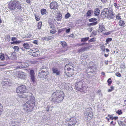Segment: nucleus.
I'll use <instances>...</instances> for the list:
<instances>
[{"label":"nucleus","mask_w":126,"mask_h":126,"mask_svg":"<svg viewBox=\"0 0 126 126\" xmlns=\"http://www.w3.org/2000/svg\"><path fill=\"white\" fill-rule=\"evenodd\" d=\"M116 75L118 77H121V74L119 72H117L115 73Z\"/></svg>","instance_id":"4d7b16f0"},{"label":"nucleus","mask_w":126,"mask_h":126,"mask_svg":"<svg viewBox=\"0 0 126 126\" xmlns=\"http://www.w3.org/2000/svg\"><path fill=\"white\" fill-rule=\"evenodd\" d=\"M8 8L11 10H14L16 9V0H11L8 3Z\"/></svg>","instance_id":"0eeeda50"},{"label":"nucleus","mask_w":126,"mask_h":126,"mask_svg":"<svg viewBox=\"0 0 126 126\" xmlns=\"http://www.w3.org/2000/svg\"><path fill=\"white\" fill-rule=\"evenodd\" d=\"M96 41V38H93L89 40L88 41V42L89 43H90L91 42H94Z\"/></svg>","instance_id":"a19ab883"},{"label":"nucleus","mask_w":126,"mask_h":126,"mask_svg":"<svg viewBox=\"0 0 126 126\" xmlns=\"http://www.w3.org/2000/svg\"><path fill=\"white\" fill-rule=\"evenodd\" d=\"M109 11L107 9H104L102 12V14L103 15L104 17H107V15L109 13Z\"/></svg>","instance_id":"f3484780"},{"label":"nucleus","mask_w":126,"mask_h":126,"mask_svg":"<svg viewBox=\"0 0 126 126\" xmlns=\"http://www.w3.org/2000/svg\"><path fill=\"white\" fill-rule=\"evenodd\" d=\"M5 39L6 41H9L10 39V35L8 34L6 35L5 38Z\"/></svg>","instance_id":"7c9ffc66"},{"label":"nucleus","mask_w":126,"mask_h":126,"mask_svg":"<svg viewBox=\"0 0 126 126\" xmlns=\"http://www.w3.org/2000/svg\"><path fill=\"white\" fill-rule=\"evenodd\" d=\"M49 26H50V29H52L53 28H55V27L54 25L53 24L51 23H49Z\"/></svg>","instance_id":"3c124183"},{"label":"nucleus","mask_w":126,"mask_h":126,"mask_svg":"<svg viewBox=\"0 0 126 126\" xmlns=\"http://www.w3.org/2000/svg\"><path fill=\"white\" fill-rule=\"evenodd\" d=\"M91 11L90 10H89L86 13L87 16L88 17L91 16Z\"/></svg>","instance_id":"79ce46f5"},{"label":"nucleus","mask_w":126,"mask_h":126,"mask_svg":"<svg viewBox=\"0 0 126 126\" xmlns=\"http://www.w3.org/2000/svg\"><path fill=\"white\" fill-rule=\"evenodd\" d=\"M100 13V10L99 9L96 8L94 10V14L95 16H98Z\"/></svg>","instance_id":"393cba45"},{"label":"nucleus","mask_w":126,"mask_h":126,"mask_svg":"<svg viewBox=\"0 0 126 126\" xmlns=\"http://www.w3.org/2000/svg\"><path fill=\"white\" fill-rule=\"evenodd\" d=\"M21 42V41L20 40H18V41H14L13 42H11V44H17V43H19Z\"/></svg>","instance_id":"c03bdc74"},{"label":"nucleus","mask_w":126,"mask_h":126,"mask_svg":"<svg viewBox=\"0 0 126 126\" xmlns=\"http://www.w3.org/2000/svg\"><path fill=\"white\" fill-rule=\"evenodd\" d=\"M101 50L103 51H104L105 49V46L104 45H102L100 47Z\"/></svg>","instance_id":"09e8293b"},{"label":"nucleus","mask_w":126,"mask_h":126,"mask_svg":"<svg viewBox=\"0 0 126 126\" xmlns=\"http://www.w3.org/2000/svg\"><path fill=\"white\" fill-rule=\"evenodd\" d=\"M60 43L62 47L64 48L66 47L67 46V43L64 41H61Z\"/></svg>","instance_id":"cd10ccee"},{"label":"nucleus","mask_w":126,"mask_h":126,"mask_svg":"<svg viewBox=\"0 0 126 126\" xmlns=\"http://www.w3.org/2000/svg\"><path fill=\"white\" fill-rule=\"evenodd\" d=\"M16 38L15 37H12L11 39V40L12 41H15V40H16Z\"/></svg>","instance_id":"052dcab7"},{"label":"nucleus","mask_w":126,"mask_h":126,"mask_svg":"<svg viewBox=\"0 0 126 126\" xmlns=\"http://www.w3.org/2000/svg\"><path fill=\"white\" fill-rule=\"evenodd\" d=\"M82 87V88H80V86H78V87H76V89L80 91L81 92L86 93L87 91V88L88 87L86 86H83L82 83L81 84Z\"/></svg>","instance_id":"6e6552de"},{"label":"nucleus","mask_w":126,"mask_h":126,"mask_svg":"<svg viewBox=\"0 0 126 126\" xmlns=\"http://www.w3.org/2000/svg\"><path fill=\"white\" fill-rule=\"evenodd\" d=\"M107 82L108 83V85L109 86H110L111 84L112 83V81L110 78H109L107 80Z\"/></svg>","instance_id":"58836bf2"},{"label":"nucleus","mask_w":126,"mask_h":126,"mask_svg":"<svg viewBox=\"0 0 126 126\" xmlns=\"http://www.w3.org/2000/svg\"><path fill=\"white\" fill-rule=\"evenodd\" d=\"M42 26V22L41 21L39 22L37 25V28L36 29V30H40L41 29V27Z\"/></svg>","instance_id":"aec40b11"},{"label":"nucleus","mask_w":126,"mask_h":126,"mask_svg":"<svg viewBox=\"0 0 126 126\" xmlns=\"http://www.w3.org/2000/svg\"><path fill=\"white\" fill-rule=\"evenodd\" d=\"M26 63L24 62H20V63L19 64V66L20 67V68H25L26 67L27 65H26Z\"/></svg>","instance_id":"b1692460"},{"label":"nucleus","mask_w":126,"mask_h":126,"mask_svg":"<svg viewBox=\"0 0 126 126\" xmlns=\"http://www.w3.org/2000/svg\"><path fill=\"white\" fill-rule=\"evenodd\" d=\"M120 14L119 13L117 15L116 17L117 19L119 20L121 19V16H120Z\"/></svg>","instance_id":"de8ad7c7"},{"label":"nucleus","mask_w":126,"mask_h":126,"mask_svg":"<svg viewBox=\"0 0 126 126\" xmlns=\"http://www.w3.org/2000/svg\"><path fill=\"white\" fill-rule=\"evenodd\" d=\"M116 112L119 115L121 114L122 113V112L121 110H118Z\"/></svg>","instance_id":"5fc2aeb1"},{"label":"nucleus","mask_w":126,"mask_h":126,"mask_svg":"<svg viewBox=\"0 0 126 126\" xmlns=\"http://www.w3.org/2000/svg\"><path fill=\"white\" fill-rule=\"evenodd\" d=\"M70 28L68 29H66V33H69L70 31Z\"/></svg>","instance_id":"0e129e2a"},{"label":"nucleus","mask_w":126,"mask_h":126,"mask_svg":"<svg viewBox=\"0 0 126 126\" xmlns=\"http://www.w3.org/2000/svg\"><path fill=\"white\" fill-rule=\"evenodd\" d=\"M51 102L52 104L61 102L64 97V93L63 91L60 90L55 91L52 94Z\"/></svg>","instance_id":"f257e3e1"},{"label":"nucleus","mask_w":126,"mask_h":126,"mask_svg":"<svg viewBox=\"0 0 126 126\" xmlns=\"http://www.w3.org/2000/svg\"><path fill=\"white\" fill-rule=\"evenodd\" d=\"M83 52L84 51L87 50V49H89V47H88L81 48Z\"/></svg>","instance_id":"6e6d98bb"},{"label":"nucleus","mask_w":126,"mask_h":126,"mask_svg":"<svg viewBox=\"0 0 126 126\" xmlns=\"http://www.w3.org/2000/svg\"><path fill=\"white\" fill-rule=\"evenodd\" d=\"M114 14L112 10H109L108 15H107V18L109 19H111L113 18Z\"/></svg>","instance_id":"ddd939ff"},{"label":"nucleus","mask_w":126,"mask_h":126,"mask_svg":"<svg viewBox=\"0 0 126 126\" xmlns=\"http://www.w3.org/2000/svg\"><path fill=\"white\" fill-rule=\"evenodd\" d=\"M35 98L33 96H30L28 101L24 104V110L27 113L32 111L35 105Z\"/></svg>","instance_id":"f03ea898"},{"label":"nucleus","mask_w":126,"mask_h":126,"mask_svg":"<svg viewBox=\"0 0 126 126\" xmlns=\"http://www.w3.org/2000/svg\"><path fill=\"white\" fill-rule=\"evenodd\" d=\"M71 16L70 14L69 13H67L65 16V19H67L69 17Z\"/></svg>","instance_id":"a18cd8bd"},{"label":"nucleus","mask_w":126,"mask_h":126,"mask_svg":"<svg viewBox=\"0 0 126 126\" xmlns=\"http://www.w3.org/2000/svg\"><path fill=\"white\" fill-rule=\"evenodd\" d=\"M33 57H37L40 55L39 51L37 48H33Z\"/></svg>","instance_id":"f8f14e48"},{"label":"nucleus","mask_w":126,"mask_h":126,"mask_svg":"<svg viewBox=\"0 0 126 126\" xmlns=\"http://www.w3.org/2000/svg\"><path fill=\"white\" fill-rule=\"evenodd\" d=\"M26 76L25 73L23 72L19 71L18 72L17 77L21 79H25Z\"/></svg>","instance_id":"9b49d317"},{"label":"nucleus","mask_w":126,"mask_h":126,"mask_svg":"<svg viewBox=\"0 0 126 126\" xmlns=\"http://www.w3.org/2000/svg\"><path fill=\"white\" fill-rule=\"evenodd\" d=\"M23 46L24 48L25 49H30V45L28 43H24Z\"/></svg>","instance_id":"4be33fe9"},{"label":"nucleus","mask_w":126,"mask_h":126,"mask_svg":"<svg viewBox=\"0 0 126 126\" xmlns=\"http://www.w3.org/2000/svg\"><path fill=\"white\" fill-rule=\"evenodd\" d=\"M113 5L114 7H116V8L117 9H119V7H120V6H118L119 4L117 5V3L116 2H115L113 3Z\"/></svg>","instance_id":"49530a36"},{"label":"nucleus","mask_w":126,"mask_h":126,"mask_svg":"<svg viewBox=\"0 0 126 126\" xmlns=\"http://www.w3.org/2000/svg\"><path fill=\"white\" fill-rule=\"evenodd\" d=\"M50 32L52 34H54L56 33V30L55 28L50 29Z\"/></svg>","instance_id":"c85d7f7f"},{"label":"nucleus","mask_w":126,"mask_h":126,"mask_svg":"<svg viewBox=\"0 0 126 126\" xmlns=\"http://www.w3.org/2000/svg\"><path fill=\"white\" fill-rule=\"evenodd\" d=\"M86 114L88 117H89L91 118H93V113L90 110H88L86 111Z\"/></svg>","instance_id":"a211bd4d"},{"label":"nucleus","mask_w":126,"mask_h":126,"mask_svg":"<svg viewBox=\"0 0 126 126\" xmlns=\"http://www.w3.org/2000/svg\"><path fill=\"white\" fill-rule=\"evenodd\" d=\"M28 54L30 55L33 56V49H31L28 52Z\"/></svg>","instance_id":"ea45409f"},{"label":"nucleus","mask_w":126,"mask_h":126,"mask_svg":"<svg viewBox=\"0 0 126 126\" xmlns=\"http://www.w3.org/2000/svg\"><path fill=\"white\" fill-rule=\"evenodd\" d=\"M52 70L53 73L55 74L56 75H60L61 73L60 71L58 70L57 68H53Z\"/></svg>","instance_id":"dca6fc26"},{"label":"nucleus","mask_w":126,"mask_h":126,"mask_svg":"<svg viewBox=\"0 0 126 126\" xmlns=\"http://www.w3.org/2000/svg\"><path fill=\"white\" fill-rule=\"evenodd\" d=\"M65 29V28L59 29L58 31V33H60L64 31Z\"/></svg>","instance_id":"864d4df0"},{"label":"nucleus","mask_w":126,"mask_h":126,"mask_svg":"<svg viewBox=\"0 0 126 126\" xmlns=\"http://www.w3.org/2000/svg\"><path fill=\"white\" fill-rule=\"evenodd\" d=\"M0 59L3 61L4 60V55L3 53H1L0 54Z\"/></svg>","instance_id":"2f4dec72"},{"label":"nucleus","mask_w":126,"mask_h":126,"mask_svg":"<svg viewBox=\"0 0 126 126\" xmlns=\"http://www.w3.org/2000/svg\"><path fill=\"white\" fill-rule=\"evenodd\" d=\"M105 29L103 26L100 25L99 26L98 31L99 32H102L103 31H105Z\"/></svg>","instance_id":"6ab92c4d"},{"label":"nucleus","mask_w":126,"mask_h":126,"mask_svg":"<svg viewBox=\"0 0 126 126\" xmlns=\"http://www.w3.org/2000/svg\"><path fill=\"white\" fill-rule=\"evenodd\" d=\"M82 48H81L80 49H79L78 50V52L80 53V52H83L82 50Z\"/></svg>","instance_id":"e2e57ef3"},{"label":"nucleus","mask_w":126,"mask_h":126,"mask_svg":"<svg viewBox=\"0 0 126 126\" xmlns=\"http://www.w3.org/2000/svg\"><path fill=\"white\" fill-rule=\"evenodd\" d=\"M110 88V89H109L108 90V92H111L114 90V87L113 86H111Z\"/></svg>","instance_id":"8fccbe9b"},{"label":"nucleus","mask_w":126,"mask_h":126,"mask_svg":"<svg viewBox=\"0 0 126 126\" xmlns=\"http://www.w3.org/2000/svg\"><path fill=\"white\" fill-rule=\"evenodd\" d=\"M58 5L57 2H52L50 4V7L51 9L55 10L58 8Z\"/></svg>","instance_id":"9d476101"},{"label":"nucleus","mask_w":126,"mask_h":126,"mask_svg":"<svg viewBox=\"0 0 126 126\" xmlns=\"http://www.w3.org/2000/svg\"><path fill=\"white\" fill-rule=\"evenodd\" d=\"M115 124L116 122H114L113 121H111L110 123V124L113 125V126H114L115 125Z\"/></svg>","instance_id":"680f3d73"},{"label":"nucleus","mask_w":126,"mask_h":126,"mask_svg":"<svg viewBox=\"0 0 126 126\" xmlns=\"http://www.w3.org/2000/svg\"><path fill=\"white\" fill-rule=\"evenodd\" d=\"M55 17L58 21L61 20L62 18V13L60 12L57 13V15L55 16Z\"/></svg>","instance_id":"4468645a"},{"label":"nucleus","mask_w":126,"mask_h":126,"mask_svg":"<svg viewBox=\"0 0 126 126\" xmlns=\"http://www.w3.org/2000/svg\"><path fill=\"white\" fill-rule=\"evenodd\" d=\"M68 122L66 125L68 126H74L77 122L76 119L74 117L71 118L68 121H66Z\"/></svg>","instance_id":"423d86ee"},{"label":"nucleus","mask_w":126,"mask_h":126,"mask_svg":"<svg viewBox=\"0 0 126 126\" xmlns=\"http://www.w3.org/2000/svg\"><path fill=\"white\" fill-rule=\"evenodd\" d=\"M97 34V32L96 31H93L91 34V35L90 36V37L91 36H94Z\"/></svg>","instance_id":"f704fd0d"},{"label":"nucleus","mask_w":126,"mask_h":126,"mask_svg":"<svg viewBox=\"0 0 126 126\" xmlns=\"http://www.w3.org/2000/svg\"><path fill=\"white\" fill-rule=\"evenodd\" d=\"M3 111V107L2 105L0 104V116L1 114Z\"/></svg>","instance_id":"e433bc0d"},{"label":"nucleus","mask_w":126,"mask_h":126,"mask_svg":"<svg viewBox=\"0 0 126 126\" xmlns=\"http://www.w3.org/2000/svg\"><path fill=\"white\" fill-rule=\"evenodd\" d=\"M70 63L66 64L65 65L64 67L65 74L67 77H70L73 75L74 74V65H72Z\"/></svg>","instance_id":"20e7f679"},{"label":"nucleus","mask_w":126,"mask_h":126,"mask_svg":"<svg viewBox=\"0 0 126 126\" xmlns=\"http://www.w3.org/2000/svg\"><path fill=\"white\" fill-rule=\"evenodd\" d=\"M89 39V37L82 38L81 39V42H85L87 41Z\"/></svg>","instance_id":"473e14b6"},{"label":"nucleus","mask_w":126,"mask_h":126,"mask_svg":"<svg viewBox=\"0 0 126 126\" xmlns=\"http://www.w3.org/2000/svg\"><path fill=\"white\" fill-rule=\"evenodd\" d=\"M108 116L110 118V119L111 120H113V117L110 115H108Z\"/></svg>","instance_id":"bf43d9fd"},{"label":"nucleus","mask_w":126,"mask_h":126,"mask_svg":"<svg viewBox=\"0 0 126 126\" xmlns=\"http://www.w3.org/2000/svg\"><path fill=\"white\" fill-rule=\"evenodd\" d=\"M98 22L97 21H96L95 22H94L93 23H90V26H94L96 25L97 24Z\"/></svg>","instance_id":"603ef678"},{"label":"nucleus","mask_w":126,"mask_h":126,"mask_svg":"<svg viewBox=\"0 0 126 126\" xmlns=\"http://www.w3.org/2000/svg\"><path fill=\"white\" fill-rule=\"evenodd\" d=\"M34 16L36 21H38L40 20V16H38L36 14H34Z\"/></svg>","instance_id":"72a5a7b5"},{"label":"nucleus","mask_w":126,"mask_h":126,"mask_svg":"<svg viewBox=\"0 0 126 126\" xmlns=\"http://www.w3.org/2000/svg\"><path fill=\"white\" fill-rule=\"evenodd\" d=\"M112 38H108L106 39V42L107 44H108L109 42H110L112 40Z\"/></svg>","instance_id":"37998d69"},{"label":"nucleus","mask_w":126,"mask_h":126,"mask_svg":"<svg viewBox=\"0 0 126 126\" xmlns=\"http://www.w3.org/2000/svg\"><path fill=\"white\" fill-rule=\"evenodd\" d=\"M40 11L41 14L42 15L46 14L47 13L46 10L45 9H42Z\"/></svg>","instance_id":"a878e982"},{"label":"nucleus","mask_w":126,"mask_h":126,"mask_svg":"<svg viewBox=\"0 0 126 126\" xmlns=\"http://www.w3.org/2000/svg\"><path fill=\"white\" fill-rule=\"evenodd\" d=\"M29 74L32 81L33 83H35V73L34 71L32 70H31L29 72Z\"/></svg>","instance_id":"1a4fd4ad"},{"label":"nucleus","mask_w":126,"mask_h":126,"mask_svg":"<svg viewBox=\"0 0 126 126\" xmlns=\"http://www.w3.org/2000/svg\"><path fill=\"white\" fill-rule=\"evenodd\" d=\"M118 117L117 116L113 117V119H114L115 120H116L118 119Z\"/></svg>","instance_id":"774afa93"},{"label":"nucleus","mask_w":126,"mask_h":126,"mask_svg":"<svg viewBox=\"0 0 126 126\" xmlns=\"http://www.w3.org/2000/svg\"><path fill=\"white\" fill-rule=\"evenodd\" d=\"M19 63H20V62H15L14 65L15 67H14L16 69H20V67L19 66V65H18Z\"/></svg>","instance_id":"bb28decb"},{"label":"nucleus","mask_w":126,"mask_h":126,"mask_svg":"<svg viewBox=\"0 0 126 126\" xmlns=\"http://www.w3.org/2000/svg\"><path fill=\"white\" fill-rule=\"evenodd\" d=\"M96 20L97 19L94 18H91L89 19V21L90 22H95L97 21Z\"/></svg>","instance_id":"4c0bfd02"},{"label":"nucleus","mask_w":126,"mask_h":126,"mask_svg":"<svg viewBox=\"0 0 126 126\" xmlns=\"http://www.w3.org/2000/svg\"><path fill=\"white\" fill-rule=\"evenodd\" d=\"M13 48L14 49L15 51L17 52L19 51V48L18 46H14L13 47Z\"/></svg>","instance_id":"c9c22d12"},{"label":"nucleus","mask_w":126,"mask_h":126,"mask_svg":"<svg viewBox=\"0 0 126 126\" xmlns=\"http://www.w3.org/2000/svg\"><path fill=\"white\" fill-rule=\"evenodd\" d=\"M22 5L21 3L19 1L16 0V8L18 9H20L22 8Z\"/></svg>","instance_id":"2eb2a0df"},{"label":"nucleus","mask_w":126,"mask_h":126,"mask_svg":"<svg viewBox=\"0 0 126 126\" xmlns=\"http://www.w3.org/2000/svg\"><path fill=\"white\" fill-rule=\"evenodd\" d=\"M11 57L13 59H15L16 58V53L15 52H13L11 55Z\"/></svg>","instance_id":"c756f323"},{"label":"nucleus","mask_w":126,"mask_h":126,"mask_svg":"<svg viewBox=\"0 0 126 126\" xmlns=\"http://www.w3.org/2000/svg\"><path fill=\"white\" fill-rule=\"evenodd\" d=\"M52 38V37L51 36H49L47 37H43L42 38V39L43 40L48 41L51 40Z\"/></svg>","instance_id":"412c9836"},{"label":"nucleus","mask_w":126,"mask_h":126,"mask_svg":"<svg viewBox=\"0 0 126 126\" xmlns=\"http://www.w3.org/2000/svg\"><path fill=\"white\" fill-rule=\"evenodd\" d=\"M101 1L103 3H105L106 2L107 0H101Z\"/></svg>","instance_id":"338daca9"},{"label":"nucleus","mask_w":126,"mask_h":126,"mask_svg":"<svg viewBox=\"0 0 126 126\" xmlns=\"http://www.w3.org/2000/svg\"><path fill=\"white\" fill-rule=\"evenodd\" d=\"M119 25L121 27H124L125 26V23L124 21L121 20L119 21L118 22Z\"/></svg>","instance_id":"5701e85b"},{"label":"nucleus","mask_w":126,"mask_h":126,"mask_svg":"<svg viewBox=\"0 0 126 126\" xmlns=\"http://www.w3.org/2000/svg\"><path fill=\"white\" fill-rule=\"evenodd\" d=\"M26 91V87L23 85L18 86L16 89V92L20 98H26L27 97V95L25 94Z\"/></svg>","instance_id":"7ed1b4c3"},{"label":"nucleus","mask_w":126,"mask_h":126,"mask_svg":"<svg viewBox=\"0 0 126 126\" xmlns=\"http://www.w3.org/2000/svg\"><path fill=\"white\" fill-rule=\"evenodd\" d=\"M32 64H35L36 63V62L34 61H31L30 62Z\"/></svg>","instance_id":"69168bd1"},{"label":"nucleus","mask_w":126,"mask_h":126,"mask_svg":"<svg viewBox=\"0 0 126 126\" xmlns=\"http://www.w3.org/2000/svg\"><path fill=\"white\" fill-rule=\"evenodd\" d=\"M49 72L48 71H44L40 70V71H39L38 73L39 77L43 79H46L48 77Z\"/></svg>","instance_id":"39448f33"},{"label":"nucleus","mask_w":126,"mask_h":126,"mask_svg":"<svg viewBox=\"0 0 126 126\" xmlns=\"http://www.w3.org/2000/svg\"><path fill=\"white\" fill-rule=\"evenodd\" d=\"M33 43L35 44L38 45V41L37 40H34L33 41Z\"/></svg>","instance_id":"13d9d810"}]
</instances>
